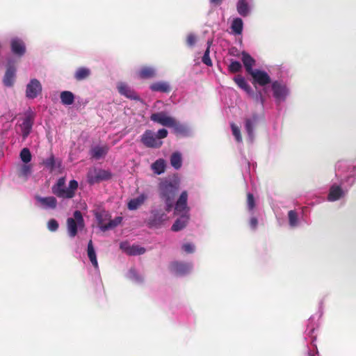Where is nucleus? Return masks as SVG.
<instances>
[{
	"label": "nucleus",
	"instance_id": "3",
	"mask_svg": "<svg viewBox=\"0 0 356 356\" xmlns=\"http://www.w3.org/2000/svg\"><path fill=\"white\" fill-rule=\"evenodd\" d=\"M179 187V182L171 179H163L159 184V197L164 202L166 209L168 211H172L173 209L174 200Z\"/></svg>",
	"mask_w": 356,
	"mask_h": 356
},
{
	"label": "nucleus",
	"instance_id": "43",
	"mask_svg": "<svg viewBox=\"0 0 356 356\" xmlns=\"http://www.w3.org/2000/svg\"><path fill=\"white\" fill-rule=\"evenodd\" d=\"M231 129H232V134L234 136L236 140L238 143H241L242 142V136L241 134V130H240L239 127L237 125H236L235 124L232 123Z\"/></svg>",
	"mask_w": 356,
	"mask_h": 356
},
{
	"label": "nucleus",
	"instance_id": "41",
	"mask_svg": "<svg viewBox=\"0 0 356 356\" xmlns=\"http://www.w3.org/2000/svg\"><path fill=\"white\" fill-rule=\"evenodd\" d=\"M247 207L248 210L250 215L254 214V209L255 207V200L254 196L251 193L248 194L247 197Z\"/></svg>",
	"mask_w": 356,
	"mask_h": 356
},
{
	"label": "nucleus",
	"instance_id": "10",
	"mask_svg": "<svg viewBox=\"0 0 356 356\" xmlns=\"http://www.w3.org/2000/svg\"><path fill=\"white\" fill-rule=\"evenodd\" d=\"M170 271L177 275L184 276L190 273L193 269L191 262L173 261L170 266Z\"/></svg>",
	"mask_w": 356,
	"mask_h": 356
},
{
	"label": "nucleus",
	"instance_id": "17",
	"mask_svg": "<svg viewBox=\"0 0 356 356\" xmlns=\"http://www.w3.org/2000/svg\"><path fill=\"white\" fill-rule=\"evenodd\" d=\"M16 68L14 62L9 60L7 65V69L3 79V84L6 86L10 87L13 85L15 80Z\"/></svg>",
	"mask_w": 356,
	"mask_h": 356
},
{
	"label": "nucleus",
	"instance_id": "53",
	"mask_svg": "<svg viewBox=\"0 0 356 356\" xmlns=\"http://www.w3.org/2000/svg\"><path fill=\"white\" fill-rule=\"evenodd\" d=\"M309 356H319L318 352L316 350L315 352L312 353V350H309Z\"/></svg>",
	"mask_w": 356,
	"mask_h": 356
},
{
	"label": "nucleus",
	"instance_id": "23",
	"mask_svg": "<svg viewBox=\"0 0 356 356\" xmlns=\"http://www.w3.org/2000/svg\"><path fill=\"white\" fill-rule=\"evenodd\" d=\"M300 216H302V211L296 210H290L288 212V220L290 227L295 228L300 225Z\"/></svg>",
	"mask_w": 356,
	"mask_h": 356
},
{
	"label": "nucleus",
	"instance_id": "47",
	"mask_svg": "<svg viewBox=\"0 0 356 356\" xmlns=\"http://www.w3.org/2000/svg\"><path fill=\"white\" fill-rule=\"evenodd\" d=\"M44 163L45 166L51 170H53L56 168V161L53 156H51L49 158L47 159L44 161Z\"/></svg>",
	"mask_w": 356,
	"mask_h": 356
},
{
	"label": "nucleus",
	"instance_id": "8",
	"mask_svg": "<svg viewBox=\"0 0 356 356\" xmlns=\"http://www.w3.org/2000/svg\"><path fill=\"white\" fill-rule=\"evenodd\" d=\"M42 91L41 82L35 78L31 79L26 86V97L29 99H35L42 94Z\"/></svg>",
	"mask_w": 356,
	"mask_h": 356
},
{
	"label": "nucleus",
	"instance_id": "39",
	"mask_svg": "<svg viewBox=\"0 0 356 356\" xmlns=\"http://www.w3.org/2000/svg\"><path fill=\"white\" fill-rule=\"evenodd\" d=\"M78 188V182L76 180H71L69 186L65 189V198H72L75 195V191Z\"/></svg>",
	"mask_w": 356,
	"mask_h": 356
},
{
	"label": "nucleus",
	"instance_id": "24",
	"mask_svg": "<svg viewBox=\"0 0 356 356\" xmlns=\"http://www.w3.org/2000/svg\"><path fill=\"white\" fill-rule=\"evenodd\" d=\"M65 179L64 177H60L58 179L56 184L51 188L52 193L58 197L65 198Z\"/></svg>",
	"mask_w": 356,
	"mask_h": 356
},
{
	"label": "nucleus",
	"instance_id": "29",
	"mask_svg": "<svg viewBox=\"0 0 356 356\" xmlns=\"http://www.w3.org/2000/svg\"><path fill=\"white\" fill-rule=\"evenodd\" d=\"M87 254L88 257L92 264V265L94 266V268L97 270L99 269L98 262L97 259V254L95 250L93 247L92 241L90 240L89 241L88 243V248H87Z\"/></svg>",
	"mask_w": 356,
	"mask_h": 356
},
{
	"label": "nucleus",
	"instance_id": "12",
	"mask_svg": "<svg viewBox=\"0 0 356 356\" xmlns=\"http://www.w3.org/2000/svg\"><path fill=\"white\" fill-rule=\"evenodd\" d=\"M254 7L253 0H237L236 9L237 13L242 17H248Z\"/></svg>",
	"mask_w": 356,
	"mask_h": 356
},
{
	"label": "nucleus",
	"instance_id": "18",
	"mask_svg": "<svg viewBox=\"0 0 356 356\" xmlns=\"http://www.w3.org/2000/svg\"><path fill=\"white\" fill-rule=\"evenodd\" d=\"M258 122V115L254 114L245 120V129L248 134V140L252 143L254 140V130Z\"/></svg>",
	"mask_w": 356,
	"mask_h": 356
},
{
	"label": "nucleus",
	"instance_id": "7",
	"mask_svg": "<svg viewBox=\"0 0 356 356\" xmlns=\"http://www.w3.org/2000/svg\"><path fill=\"white\" fill-rule=\"evenodd\" d=\"M111 178V172L101 168H90L87 173V181L90 185L108 180Z\"/></svg>",
	"mask_w": 356,
	"mask_h": 356
},
{
	"label": "nucleus",
	"instance_id": "22",
	"mask_svg": "<svg viewBox=\"0 0 356 356\" xmlns=\"http://www.w3.org/2000/svg\"><path fill=\"white\" fill-rule=\"evenodd\" d=\"M175 215L179 216V218L175 220L174 224L172 225L171 229L174 232H178L183 229L186 226L190 218V214Z\"/></svg>",
	"mask_w": 356,
	"mask_h": 356
},
{
	"label": "nucleus",
	"instance_id": "11",
	"mask_svg": "<svg viewBox=\"0 0 356 356\" xmlns=\"http://www.w3.org/2000/svg\"><path fill=\"white\" fill-rule=\"evenodd\" d=\"M140 141L145 146L150 148H159L163 144V142L156 137V133L151 130H146L143 134Z\"/></svg>",
	"mask_w": 356,
	"mask_h": 356
},
{
	"label": "nucleus",
	"instance_id": "57",
	"mask_svg": "<svg viewBox=\"0 0 356 356\" xmlns=\"http://www.w3.org/2000/svg\"><path fill=\"white\" fill-rule=\"evenodd\" d=\"M19 127L21 128V129L22 130V126L21 124H19Z\"/></svg>",
	"mask_w": 356,
	"mask_h": 356
},
{
	"label": "nucleus",
	"instance_id": "45",
	"mask_svg": "<svg viewBox=\"0 0 356 356\" xmlns=\"http://www.w3.org/2000/svg\"><path fill=\"white\" fill-rule=\"evenodd\" d=\"M197 42V36L193 33H190L186 37V44L188 47H193Z\"/></svg>",
	"mask_w": 356,
	"mask_h": 356
},
{
	"label": "nucleus",
	"instance_id": "48",
	"mask_svg": "<svg viewBox=\"0 0 356 356\" xmlns=\"http://www.w3.org/2000/svg\"><path fill=\"white\" fill-rule=\"evenodd\" d=\"M48 229L51 232H56L58 229V223L55 219H51L47 223Z\"/></svg>",
	"mask_w": 356,
	"mask_h": 356
},
{
	"label": "nucleus",
	"instance_id": "16",
	"mask_svg": "<svg viewBox=\"0 0 356 356\" xmlns=\"http://www.w3.org/2000/svg\"><path fill=\"white\" fill-rule=\"evenodd\" d=\"M120 249L129 255L136 256L141 255L145 252V248L138 245H131L127 241L121 242Z\"/></svg>",
	"mask_w": 356,
	"mask_h": 356
},
{
	"label": "nucleus",
	"instance_id": "33",
	"mask_svg": "<svg viewBox=\"0 0 356 356\" xmlns=\"http://www.w3.org/2000/svg\"><path fill=\"white\" fill-rule=\"evenodd\" d=\"M314 320H315L314 316H312L309 318V323H308V325H307V329H306L305 333V339H307V337H311L312 343L316 340V336H314L313 334L314 333L316 327H317L314 323Z\"/></svg>",
	"mask_w": 356,
	"mask_h": 356
},
{
	"label": "nucleus",
	"instance_id": "36",
	"mask_svg": "<svg viewBox=\"0 0 356 356\" xmlns=\"http://www.w3.org/2000/svg\"><path fill=\"white\" fill-rule=\"evenodd\" d=\"M60 98L61 103L65 106L72 105L74 102V94L72 92L67 90L61 92Z\"/></svg>",
	"mask_w": 356,
	"mask_h": 356
},
{
	"label": "nucleus",
	"instance_id": "19",
	"mask_svg": "<svg viewBox=\"0 0 356 356\" xmlns=\"http://www.w3.org/2000/svg\"><path fill=\"white\" fill-rule=\"evenodd\" d=\"M34 119L35 113L31 108L24 112V138L29 134L33 124Z\"/></svg>",
	"mask_w": 356,
	"mask_h": 356
},
{
	"label": "nucleus",
	"instance_id": "9",
	"mask_svg": "<svg viewBox=\"0 0 356 356\" xmlns=\"http://www.w3.org/2000/svg\"><path fill=\"white\" fill-rule=\"evenodd\" d=\"M188 193L184 191L181 193L176 202L174 201V214H190V207L188 205Z\"/></svg>",
	"mask_w": 356,
	"mask_h": 356
},
{
	"label": "nucleus",
	"instance_id": "55",
	"mask_svg": "<svg viewBox=\"0 0 356 356\" xmlns=\"http://www.w3.org/2000/svg\"><path fill=\"white\" fill-rule=\"evenodd\" d=\"M211 44H212V41L209 40L207 42V49L210 50V47H211Z\"/></svg>",
	"mask_w": 356,
	"mask_h": 356
},
{
	"label": "nucleus",
	"instance_id": "14",
	"mask_svg": "<svg viewBox=\"0 0 356 356\" xmlns=\"http://www.w3.org/2000/svg\"><path fill=\"white\" fill-rule=\"evenodd\" d=\"M118 92L125 97L135 101H141L140 97L128 84L124 82H120L117 85Z\"/></svg>",
	"mask_w": 356,
	"mask_h": 356
},
{
	"label": "nucleus",
	"instance_id": "27",
	"mask_svg": "<svg viewBox=\"0 0 356 356\" xmlns=\"http://www.w3.org/2000/svg\"><path fill=\"white\" fill-rule=\"evenodd\" d=\"M149 89L153 92H169L171 87L167 81H157L152 83L149 86Z\"/></svg>",
	"mask_w": 356,
	"mask_h": 356
},
{
	"label": "nucleus",
	"instance_id": "56",
	"mask_svg": "<svg viewBox=\"0 0 356 356\" xmlns=\"http://www.w3.org/2000/svg\"><path fill=\"white\" fill-rule=\"evenodd\" d=\"M19 156L20 157V159L22 160V149L19 152Z\"/></svg>",
	"mask_w": 356,
	"mask_h": 356
},
{
	"label": "nucleus",
	"instance_id": "21",
	"mask_svg": "<svg viewBox=\"0 0 356 356\" xmlns=\"http://www.w3.org/2000/svg\"><path fill=\"white\" fill-rule=\"evenodd\" d=\"M170 128L173 129L174 133L177 136L187 137L191 135V130L188 126L179 123L175 119Z\"/></svg>",
	"mask_w": 356,
	"mask_h": 356
},
{
	"label": "nucleus",
	"instance_id": "6",
	"mask_svg": "<svg viewBox=\"0 0 356 356\" xmlns=\"http://www.w3.org/2000/svg\"><path fill=\"white\" fill-rule=\"evenodd\" d=\"M73 216L74 218H68L67 220V232L71 238L77 234L79 229H82L85 226L84 219L80 211H75Z\"/></svg>",
	"mask_w": 356,
	"mask_h": 356
},
{
	"label": "nucleus",
	"instance_id": "25",
	"mask_svg": "<svg viewBox=\"0 0 356 356\" xmlns=\"http://www.w3.org/2000/svg\"><path fill=\"white\" fill-rule=\"evenodd\" d=\"M147 199V195L145 193H141L136 197L131 199L127 204V207L131 211H134L142 206Z\"/></svg>",
	"mask_w": 356,
	"mask_h": 356
},
{
	"label": "nucleus",
	"instance_id": "2",
	"mask_svg": "<svg viewBox=\"0 0 356 356\" xmlns=\"http://www.w3.org/2000/svg\"><path fill=\"white\" fill-rule=\"evenodd\" d=\"M249 74L252 78V83L254 85L258 84L264 87L262 90L257 88H256L255 90H253L245 79L241 75L235 76L234 81L241 90L245 92L254 103L260 104L264 109L266 102V97L264 95V93L266 92V86L268 84L270 85L273 81L271 80L270 76L266 71L262 70L254 69V70Z\"/></svg>",
	"mask_w": 356,
	"mask_h": 356
},
{
	"label": "nucleus",
	"instance_id": "40",
	"mask_svg": "<svg viewBox=\"0 0 356 356\" xmlns=\"http://www.w3.org/2000/svg\"><path fill=\"white\" fill-rule=\"evenodd\" d=\"M12 51L16 54H22V45L20 43L19 40L13 39L11 41Z\"/></svg>",
	"mask_w": 356,
	"mask_h": 356
},
{
	"label": "nucleus",
	"instance_id": "4",
	"mask_svg": "<svg viewBox=\"0 0 356 356\" xmlns=\"http://www.w3.org/2000/svg\"><path fill=\"white\" fill-rule=\"evenodd\" d=\"M270 91L275 105L280 106L291 97L290 84L284 79H274L270 85Z\"/></svg>",
	"mask_w": 356,
	"mask_h": 356
},
{
	"label": "nucleus",
	"instance_id": "15",
	"mask_svg": "<svg viewBox=\"0 0 356 356\" xmlns=\"http://www.w3.org/2000/svg\"><path fill=\"white\" fill-rule=\"evenodd\" d=\"M174 118L167 115L165 112L161 111L152 113L150 116V120L163 126L170 127L174 122Z\"/></svg>",
	"mask_w": 356,
	"mask_h": 356
},
{
	"label": "nucleus",
	"instance_id": "50",
	"mask_svg": "<svg viewBox=\"0 0 356 356\" xmlns=\"http://www.w3.org/2000/svg\"><path fill=\"white\" fill-rule=\"evenodd\" d=\"M249 225L251 229L255 230L258 225V220L256 216H254L253 214L251 215V217L249 220Z\"/></svg>",
	"mask_w": 356,
	"mask_h": 356
},
{
	"label": "nucleus",
	"instance_id": "49",
	"mask_svg": "<svg viewBox=\"0 0 356 356\" xmlns=\"http://www.w3.org/2000/svg\"><path fill=\"white\" fill-rule=\"evenodd\" d=\"M23 156H24V163H29L32 158L31 154L29 149L26 147H24L23 149Z\"/></svg>",
	"mask_w": 356,
	"mask_h": 356
},
{
	"label": "nucleus",
	"instance_id": "31",
	"mask_svg": "<svg viewBox=\"0 0 356 356\" xmlns=\"http://www.w3.org/2000/svg\"><path fill=\"white\" fill-rule=\"evenodd\" d=\"M108 151L107 146H95L90 149V156L95 159H99L104 156Z\"/></svg>",
	"mask_w": 356,
	"mask_h": 356
},
{
	"label": "nucleus",
	"instance_id": "28",
	"mask_svg": "<svg viewBox=\"0 0 356 356\" xmlns=\"http://www.w3.org/2000/svg\"><path fill=\"white\" fill-rule=\"evenodd\" d=\"M230 29L232 33L235 35H239L242 34L243 30V22L239 17H235L231 22Z\"/></svg>",
	"mask_w": 356,
	"mask_h": 356
},
{
	"label": "nucleus",
	"instance_id": "1",
	"mask_svg": "<svg viewBox=\"0 0 356 356\" xmlns=\"http://www.w3.org/2000/svg\"><path fill=\"white\" fill-rule=\"evenodd\" d=\"M336 181L330 187L327 200L335 202L343 198L356 181V165L348 160H339L334 165Z\"/></svg>",
	"mask_w": 356,
	"mask_h": 356
},
{
	"label": "nucleus",
	"instance_id": "20",
	"mask_svg": "<svg viewBox=\"0 0 356 356\" xmlns=\"http://www.w3.org/2000/svg\"><path fill=\"white\" fill-rule=\"evenodd\" d=\"M157 70L153 66H142L136 71V76L141 79H150L156 76Z\"/></svg>",
	"mask_w": 356,
	"mask_h": 356
},
{
	"label": "nucleus",
	"instance_id": "26",
	"mask_svg": "<svg viewBox=\"0 0 356 356\" xmlns=\"http://www.w3.org/2000/svg\"><path fill=\"white\" fill-rule=\"evenodd\" d=\"M241 60L245 70L248 74H250L254 70L253 65L255 63V60L248 53L243 51L241 54Z\"/></svg>",
	"mask_w": 356,
	"mask_h": 356
},
{
	"label": "nucleus",
	"instance_id": "5",
	"mask_svg": "<svg viewBox=\"0 0 356 356\" xmlns=\"http://www.w3.org/2000/svg\"><path fill=\"white\" fill-rule=\"evenodd\" d=\"M170 211L166 209V206L152 208L147 220V225L150 228H161L168 220V214Z\"/></svg>",
	"mask_w": 356,
	"mask_h": 356
},
{
	"label": "nucleus",
	"instance_id": "13",
	"mask_svg": "<svg viewBox=\"0 0 356 356\" xmlns=\"http://www.w3.org/2000/svg\"><path fill=\"white\" fill-rule=\"evenodd\" d=\"M35 199L36 200V205L42 209L49 210L56 208L58 202L56 197L53 196L41 197L35 195Z\"/></svg>",
	"mask_w": 356,
	"mask_h": 356
},
{
	"label": "nucleus",
	"instance_id": "35",
	"mask_svg": "<svg viewBox=\"0 0 356 356\" xmlns=\"http://www.w3.org/2000/svg\"><path fill=\"white\" fill-rule=\"evenodd\" d=\"M165 161L163 159H157L152 165V170L156 175H161L165 170Z\"/></svg>",
	"mask_w": 356,
	"mask_h": 356
},
{
	"label": "nucleus",
	"instance_id": "34",
	"mask_svg": "<svg viewBox=\"0 0 356 356\" xmlns=\"http://www.w3.org/2000/svg\"><path fill=\"white\" fill-rule=\"evenodd\" d=\"M170 165L175 170H179L182 165V156L180 152H173L170 159Z\"/></svg>",
	"mask_w": 356,
	"mask_h": 356
},
{
	"label": "nucleus",
	"instance_id": "42",
	"mask_svg": "<svg viewBox=\"0 0 356 356\" xmlns=\"http://www.w3.org/2000/svg\"><path fill=\"white\" fill-rule=\"evenodd\" d=\"M181 250L186 254H192L195 251V245L191 242H186L181 245Z\"/></svg>",
	"mask_w": 356,
	"mask_h": 356
},
{
	"label": "nucleus",
	"instance_id": "38",
	"mask_svg": "<svg viewBox=\"0 0 356 356\" xmlns=\"http://www.w3.org/2000/svg\"><path fill=\"white\" fill-rule=\"evenodd\" d=\"M128 279L132 282L140 284L143 282V277L139 274L134 268H131L127 274Z\"/></svg>",
	"mask_w": 356,
	"mask_h": 356
},
{
	"label": "nucleus",
	"instance_id": "37",
	"mask_svg": "<svg viewBox=\"0 0 356 356\" xmlns=\"http://www.w3.org/2000/svg\"><path fill=\"white\" fill-rule=\"evenodd\" d=\"M123 218L122 216H117L113 220H109V222L101 227V231L106 232L109 229H112L118 226L122 221Z\"/></svg>",
	"mask_w": 356,
	"mask_h": 356
},
{
	"label": "nucleus",
	"instance_id": "32",
	"mask_svg": "<svg viewBox=\"0 0 356 356\" xmlns=\"http://www.w3.org/2000/svg\"><path fill=\"white\" fill-rule=\"evenodd\" d=\"M91 74V71L88 67H81L76 70L74 74V78L76 81H83L86 79Z\"/></svg>",
	"mask_w": 356,
	"mask_h": 356
},
{
	"label": "nucleus",
	"instance_id": "52",
	"mask_svg": "<svg viewBox=\"0 0 356 356\" xmlns=\"http://www.w3.org/2000/svg\"><path fill=\"white\" fill-rule=\"evenodd\" d=\"M31 172V165L29 163H24V177L30 175Z\"/></svg>",
	"mask_w": 356,
	"mask_h": 356
},
{
	"label": "nucleus",
	"instance_id": "51",
	"mask_svg": "<svg viewBox=\"0 0 356 356\" xmlns=\"http://www.w3.org/2000/svg\"><path fill=\"white\" fill-rule=\"evenodd\" d=\"M156 137H158L159 140L165 138L168 136V131L165 129H159L156 134Z\"/></svg>",
	"mask_w": 356,
	"mask_h": 356
},
{
	"label": "nucleus",
	"instance_id": "46",
	"mask_svg": "<svg viewBox=\"0 0 356 356\" xmlns=\"http://www.w3.org/2000/svg\"><path fill=\"white\" fill-rule=\"evenodd\" d=\"M209 54H210V50L206 49L204 53V55L202 56V61L206 65L211 67V66H212L213 63H212V61H211Z\"/></svg>",
	"mask_w": 356,
	"mask_h": 356
},
{
	"label": "nucleus",
	"instance_id": "58",
	"mask_svg": "<svg viewBox=\"0 0 356 356\" xmlns=\"http://www.w3.org/2000/svg\"><path fill=\"white\" fill-rule=\"evenodd\" d=\"M23 51H24V52L25 51V46H24Z\"/></svg>",
	"mask_w": 356,
	"mask_h": 356
},
{
	"label": "nucleus",
	"instance_id": "54",
	"mask_svg": "<svg viewBox=\"0 0 356 356\" xmlns=\"http://www.w3.org/2000/svg\"><path fill=\"white\" fill-rule=\"evenodd\" d=\"M210 1L212 3H215V4H220L221 3V0H210Z\"/></svg>",
	"mask_w": 356,
	"mask_h": 356
},
{
	"label": "nucleus",
	"instance_id": "44",
	"mask_svg": "<svg viewBox=\"0 0 356 356\" xmlns=\"http://www.w3.org/2000/svg\"><path fill=\"white\" fill-rule=\"evenodd\" d=\"M242 66L239 61L231 60L230 64L228 67L229 72L235 73L241 70Z\"/></svg>",
	"mask_w": 356,
	"mask_h": 356
},
{
	"label": "nucleus",
	"instance_id": "30",
	"mask_svg": "<svg viewBox=\"0 0 356 356\" xmlns=\"http://www.w3.org/2000/svg\"><path fill=\"white\" fill-rule=\"evenodd\" d=\"M95 217L101 229L102 226L106 225L104 222L110 220L111 214L105 210L97 211L95 212Z\"/></svg>",
	"mask_w": 356,
	"mask_h": 356
}]
</instances>
